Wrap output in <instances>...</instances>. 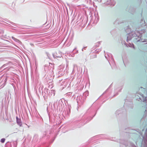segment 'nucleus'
<instances>
[{"label":"nucleus","mask_w":147,"mask_h":147,"mask_svg":"<svg viewBox=\"0 0 147 147\" xmlns=\"http://www.w3.org/2000/svg\"><path fill=\"white\" fill-rule=\"evenodd\" d=\"M141 24L142 25L141 26V28L139 30H136L135 31L131 32L130 33L127 35V41L128 42L131 39H133L134 42L135 43L138 42H146L145 44H147V40L143 39L142 38V34L143 33L145 32V30L142 28L143 26H145V22L143 19H141L140 22Z\"/></svg>","instance_id":"1"},{"label":"nucleus","mask_w":147,"mask_h":147,"mask_svg":"<svg viewBox=\"0 0 147 147\" xmlns=\"http://www.w3.org/2000/svg\"><path fill=\"white\" fill-rule=\"evenodd\" d=\"M10 63H8L3 65L1 67V69L4 68L3 69L5 70L6 71H9V69L11 68V67L9 66Z\"/></svg>","instance_id":"2"},{"label":"nucleus","mask_w":147,"mask_h":147,"mask_svg":"<svg viewBox=\"0 0 147 147\" xmlns=\"http://www.w3.org/2000/svg\"><path fill=\"white\" fill-rule=\"evenodd\" d=\"M44 69L46 72L51 73L53 71V68L50 66H45L44 67Z\"/></svg>","instance_id":"3"},{"label":"nucleus","mask_w":147,"mask_h":147,"mask_svg":"<svg viewBox=\"0 0 147 147\" xmlns=\"http://www.w3.org/2000/svg\"><path fill=\"white\" fill-rule=\"evenodd\" d=\"M53 55L54 58H61V53L58 51L53 54Z\"/></svg>","instance_id":"4"},{"label":"nucleus","mask_w":147,"mask_h":147,"mask_svg":"<svg viewBox=\"0 0 147 147\" xmlns=\"http://www.w3.org/2000/svg\"><path fill=\"white\" fill-rule=\"evenodd\" d=\"M120 143V147H126L128 145L127 141L124 140H121Z\"/></svg>","instance_id":"5"},{"label":"nucleus","mask_w":147,"mask_h":147,"mask_svg":"<svg viewBox=\"0 0 147 147\" xmlns=\"http://www.w3.org/2000/svg\"><path fill=\"white\" fill-rule=\"evenodd\" d=\"M116 3L114 0H108L106 4L107 5H110L111 6H114Z\"/></svg>","instance_id":"6"},{"label":"nucleus","mask_w":147,"mask_h":147,"mask_svg":"<svg viewBox=\"0 0 147 147\" xmlns=\"http://www.w3.org/2000/svg\"><path fill=\"white\" fill-rule=\"evenodd\" d=\"M108 56L109 57V59H108L107 58V57H106L105 55V57L106 59H107L108 60V61L110 64V63L109 62V61H112V63H114V59L113 58V55L111 54H110L109 55L108 54Z\"/></svg>","instance_id":"7"},{"label":"nucleus","mask_w":147,"mask_h":147,"mask_svg":"<svg viewBox=\"0 0 147 147\" xmlns=\"http://www.w3.org/2000/svg\"><path fill=\"white\" fill-rule=\"evenodd\" d=\"M16 119L17 123L20 126H21L22 125L21 119H19L18 117H16Z\"/></svg>","instance_id":"8"},{"label":"nucleus","mask_w":147,"mask_h":147,"mask_svg":"<svg viewBox=\"0 0 147 147\" xmlns=\"http://www.w3.org/2000/svg\"><path fill=\"white\" fill-rule=\"evenodd\" d=\"M68 55L67 58L69 59H72L74 57V53L73 52L69 53Z\"/></svg>","instance_id":"9"},{"label":"nucleus","mask_w":147,"mask_h":147,"mask_svg":"<svg viewBox=\"0 0 147 147\" xmlns=\"http://www.w3.org/2000/svg\"><path fill=\"white\" fill-rule=\"evenodd\" d=\"M82 98V97L80 96H78L76 99V101L78 104H80V102H81V100H80V99Z\"/></svg>","instance_id":"10"},{"label":"nucleus","mask_w":147,"mask_h":147,"mask_svg":"<svg viewBox=\"0 0 147 147\" xmlns=\"http://www.w3.org/2000/svg\"><path fill=\"white\" fill-rule=\"evenodd\" d=\"M131 9H130L129 11L132 14H133L135 11V9L134 8H131Z\"/></svg>","instance_id":"11"},{"label":"nucleus","mask_w":147,"mask_h":147,"mask_svg":"<svg viewBox=\"0 0 147 147\" xmlns=\"http://www.w3.org/2000/svg\"><path fill=\"white\" fill-rule=\"evenodd\" d=\"M49 93L50 94V96H54L55 95V92L54 90H51V92H49Z\"/></svg>","instance_id":"12"},{"label":"nucleus","mask_w":147,"mask_h":147,"mask_svg":"<svg viewBox=\"0 0 147 147\" xmlns=\"http://www.w3.org/2000/svg\"><path fill=\"white\" fill-rule=\"evenodd\" d=\"M38 135H35L33 137V140H34L35 141L37 142L38 140Z\"/></svg>","instance_id":"13"},{"label":"nucleus","mask_w":147,"mask_h":147,"mask_svg":"<svg viewBox=\"0 0 147 147\" xmlns=\"http://www.w3.org/2000/svg\"><path fill=\"white\" fill-rule=\"evenodd\" d=\"M123 44H125V45L127 47H131V45L130 43H129V44H127L125 42V41L123 42Z\"/></svg>","instance_id":"14"},{"label":"nucleus","mask_w":147,"mask_h":147,"mask_svg":"<svg viewBox=\"0 0 147 147\" xmlns=\"http://www.w3.org/2000/svg\"><path fill=\"white\" fill-rule=\"evenodd\" d=\"M12 38L13 40L17 42H19V41L18 40L15 38L13 37H12Z\"/></svg>","instance_id":"15"},{"label":"nucleus","mask_w":147,"mask_h":147,"mask_svg":"<svg viewBox=\"0 0 147 147\" xmlns=\"http://www.w3.org/2000/svg\"><path fill=\"white\" fill-rule=\"evenodd\" d=\"M83 121V120H81V122H80L79 123V126L80 127L81 125L82 126L84 125L85 123H82Z\"/></svg>","instance_id":"16"},{"label":"nucleus","mask_w":147,"mask_h":147,"mask_svg":"<svg viewBox=\"0 0 147 147\" xmlns=\"http://www.w3.org/2000/svg\"><path fill=\"white\" fill-rule=\"evenodd\" d=\"M39 88H38V91L39 92H40V89L42 90L43 88V86L42 85H39Z\"/></svg>","instance_id":"17"},{"label":"nucleus","mask_w":147,"mask_h":147,"mask_svg":"<svg viewBox=\"0 0 147 147\" xmlns=\"http://www.w3.org/2000/svg\"><path fill=\"white\" fill-rule=\"evenodd\" d=\"M4 33V31L3 29L0 28V35Z\"/></svg>","instance_id":"18"},{"label":"nucleus","mask_w":147,"mask_h":147,"mask_svg":"<svg viewBox=\"0 0 147 147\" xmlns=\"http://www.w3.org/2000/svg\"><path fill=\"white\" fill-rule=\"evenodd\" d=\"M5 138H2L1 140V142L2 143H4L5 142Z\"/></svg>","instance_id":"19"},{"label":"nucleus","mask_w":147,"mask_h":147,"mask_svg":"<svg viewBox=\"0 0 147 147\" xmlns=\"http://www.w3.org/2000/svg\"><path fill=\"white\" fill-rule=\"evenodd\" d=\"M74 78H72V80ZM73 81H72H72H71V82H70V86H72V87L73 86Z\"/></svg>","instance_id":"20"},{"label":"nucleus","mask_w":147,"mask_h":147,"mask_svg":"<svg viewBox=\"0 0 147 147\" xmlns=\"http://www.w3.org/2000/svg\"><path fill=\"white\" fill-rule=\"evenodd\" d=\"M119 22L118 20H116L114 22V24H119Z\"/></svg>","instance_id":"21"},{"label":"nucleus","mask_w":147,"mask_h":147,"mask_svg":"<svg viewBox=\"0 0 147 147\" xmlns=\"http://www.w3.org/2000/svg\"><path fill=\"white\" fill-rule=\"evenodd\" d=\"M100 42H98L96 44V46L97 47H98L99 46V44H100Z\"/></svg>","instance_id":"22"},{"label":"nucleus","mask_w":147,"mask_h":147,"mask_svg":"<svg viewBox=\"0 0 147 147\" xmlns=\"http://www.w3.org/2000/svg\"><path fill=\"white\" fill-rule=\"evenodd\" d=\"M88 94V92H86L85 93H84L83 95V96H84L85 94Z\"/></svg>","instance_id":"23"},{"label":"nucleus","mask_w":147,"mask_h":147,"mask_svg":"<svg viewBox=\"0 0 147 147\" xmlns=\"http://www.w3.org/2000/svg\"><path fill=\"white\" fill-rule=\"evenodd\" d=\"M101 51V50H100L99 51V50H98V51L97 50V49H96V52H97L98 53V52L100 51Z\"/></svg>","instance_id":"24"},{"label":"nucleus","mask_w":147,"mask_h":147,"mask_svg":"<svg viewBox=\"0 0 147 147\" xmlns=\"http://www.w3.org/2000/svg\"><path fill=\"white\" fill-rule=\"evenodd\" d=\"M45 90V92H47V93H48V91H49L48 90V89H46Z\"/></svg>","instance_id":"25"},{"label":"nucleus","mask_w":147,"mask_h":147,"mask_svg":"<svg viewBox=\"0 0 147 147\" xmlns=\"http://www.w3.org/2000/svg\"><path fill=\"white\" fill-rule=\"evenodd\" d=\"M7 78H5L4 80V82H6L7 81Z\"/></svg>","instance_id":"26"},{"label":"nucleus","mask_w":147,"mask_h":147,"mask_svg":"<svg viewBox=\"0 0 147 147\" xmlns=\"http://www.w3.org/2000/svg\"><path fill=\"white\" fill-rule=\"evenodd\" d=\"M8 22H9V23H10L13 24V25H14V24H15L14 23H13L12 22H10V21H8Z\"/></svg>","instance_id":"27"},{"label":"nucleus","mask_w":147,"mask_h":147,"mask_svg":"<svg viewBox=\"0 0 147 147\" xmlns=\"http://www.w3.org/2000/svg\"><path fill=\"white\" fill-rule=\"evenodd\" d=\"M119 111H117L116 112V114H119V113H118V112Z\"/></svg>","instance_id":"28"},{"label":"nucleus","mask_w":147,"mask_h":147,"mask_svg":"<svg viewBox=\"0 0 147 147\" xmlns=\"http://www.w3.org/2000/svg\"><path fill=\"white\" fill-rule=\"evenodd\" d=\"M78 53V51H77L76 52H75V53L77 54Z\"/></svg>","instance_id":"29"},{"label":"nucleus","mask_w":147,"mask_h":147,"mask_svg":"<svg viewBox=\"0 0 147 147\" xmlns=\"http://www.w3.org/2000/svg\"><path fill=\"white\" fill-rule=\"evenodd\" d=\"M133 147H136V146L134 145H132Z\"/></svg>","instance_id":"30"},{"label":"nucleus","mask_w":147,"mask_h":147,"mask_svg":"<svg viewBox=\"0 0 147 147\" xmlns=\"http://www.w3.org/2000/svg\"><path fill=\"white\" fill-rule=\"evenodd\" d=\"M108 90V89H107L106 90V91H105V92H106V91H107V90Z\"/></svg>","instance_id":"31"},{"label":"nucleus","mask_w":147,"mask_h":147,"mask_svg":"<svg viewBox=\"0 0 147 147\" xmlns=\"http://www.w3.org/2000/svg\"><path fill=\"white\" fill-rule=\"evenodd\" d=\"M83 49H82V51H83Z\"/></svg>","instance_id":"32"},{"label":"nucleus","mask_w":147,"mask_h":147,"mask_svg":"<svg viewBox=\"0 0 147 147\" xmlns=\"http://www.w3.org/2000/svg\"><path fill=\"white\" fill-rule=\"evenodd\" d=\"M48 58H49V59H50V58H49V56H48Z\"/></svg>","instance_id":"33"},{"label":"nucleus","mask_w":147,"mask_h":147,"mask_svg":"<svg viewBox=\"0 0 147 147\" xmlns=\"http://www.w3.org/2000/svg\"><path fill=\"white\" fill-rule=\"evenodd\" d=\"M73 71H74V69L73 70L72 72H73Z\"/></svg>","instance_id":"34"},{"label":"nucleus","mask_w":147,"mask_h":147,"mask_svg":"<svg viewBox=\"0 0 147 147\" xmlns=\"http://www.w3.org/2000/svg\"><path fill=\"white\" fill-rule=\"evenodd\" d=\"M132 45L134 46V45L132 44Z\"/></svg>","instance_id":"35"},{"label":"nucleus","mask_w":147,"mask_h":147,"mask_svg":"<svg viewBox=\"0 0 147 147\" xmlns=\"http://www.w3.org/2000/svg\"><path fill=\"white\" fill-rule=\"evenodd\" d=\"M75 49H74V51L75 50Z\"/></svg>","instance_id":"36"}]
</instances>
